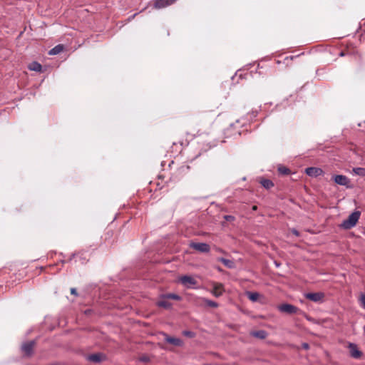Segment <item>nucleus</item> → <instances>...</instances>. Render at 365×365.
I'll return each mask as SVG.
<instances>
[{
	"label": "nucleus",
	"mask_w": 365,
	"mask_h": 365,
	"mask_svg": "<svg viewBox=\"0 0 365 365\" xmlns=\"http://www.w3.org/2000/svg\"><path fill=\"white\" fill-rule=\"evenodd\" d=\"M278 170L283 175H288L290 173L289 169L285 167H280Z\"/></svg>",
	"instance_id": "b1692460"
},
{
	"label": "nucleus",
	"mask_w": 365,
	"mask_h": 365,
	"mask_svg": "<svg viewBox=\"0 0 365 365\" xmlns=\"http://www.w3.org/2000/svg\"><path fill=\"white\" fill-rule=\"evenodd\" d=\"M302 348H303V349H309V344H308L307 343H303V344H302Z\"/></svg>",
	"instance_id": "c756f323"
},
{
	"label": "nucleus",
	"mask_w": 365,
	"mask_h": 365,
	"mask_svg": "<svg viewBox=\"0 0 365 365\" xmlns=\"http://www.w3.org/2000/svg\"><path fill=\"white\" fill-rule=\"evenodd\" d=\"M140 361L142 362H148L150 361V358L147 356H143L140 358Z\"/></svg>",
	"instance_id": "a878e982"
},
{
	"label": "nucleus",
	"mask_w": 365,
	"mask_h": 365,
	"mask_svg": "<svg viewBox=\"0 0 365 365\" xmlns=\"http://www.w3.org/2000/svg\"><path fill=\"white\" fill-rule=\"evenodd\" d=\"M247 296L252 302H256L259 298V294L257 292H247Z\"/></svg>",
	"instance_id": "412c9836"
},
{
	"label": "nucleus",
	"mask_w": 365,
	"mask_h": 365,
	"mask_svg": "<svg viewBox=\"0 0 365 365\" xmlns=\"http://www.w3.org/2000/svg\"><path fill=\"white\" fill-rule=\"evenodd\" d=\"M163 298H167L168 299H175V300H178V301L181 299L180 296H179L176 294H173V293L163 294Z\"/></svg>",
	"instance_id": "aec40b11"
},
{
	"label": "nucleus",
	"mask_w": 365,
	"mask_h": 365,
	"mask_svg": "<svg viewBox=\"0 0 365 365\" xmlns=\"http://www.w3.org/2000/svg\"><path fill=\"white\" fill-rule=\"evenodd\" d=\"M225 218L227 220H231L232 219H234V217L231 215H226L225 216Z\"/></svg>",
	"instance_id": "7c9ffc66"
},
{
	"label": "nucleus",
	"mask_w": 365,
	"mask_h": 365,
	"mask_svg": "<svg viewBox=\"0 0 365 365\" xmlns=\"http://www.w3.org/2000/svg\"><path fill=\"white\" fill-rule=\"evenodd\" d=\"M292 233H293L295 236H299V232L294 228L292 229L291 230Z\"/></svg>",
	"instance_id": "bb28decb"
},
{
	"label": "nucleus",
	"mask_w": 365,
	"mask_h": 365,
	"mask_svg": "<svg viewBox=\"0 0 365 365\" xmlns=\"http://www.w3.org/2000/svg\"><path fill=\"white\" fill-rule=\"evenodd\" d=\"M352 173L356 175L364 177L365 176V168H354L352 169Z\"/></svg>",
	"instance_id": "6ab92c4d"
},
{
	"label": "nucleus",
	"mask_w": 365,
	"mask_h": 365,
	"mask_svg": "<svg viewBox=\"0 0 365 365\" xmlns=\"http://www.w3.org/2000/svg\"><path fill=\"white\" fill-rule=\"evenodd\" d=\"M184 334L188 336H193V333L192 331H185Z\"/></svg>",
	"instance_id": "c85d7f7f"
},
{
	"label": "nucleus",
	"mask_w": 365,
	"mask_h": 365,
	"mask_svg": "<svg viewBox=\"0 0 365 365\" xmlns=\"http://www.w3.org/2000/svg\"><path fill=\"white\" fill-rule=\"evenodd\" d=\"M324 294L323 292H309L304 294V297L313 302L322 303L324 299Z\"/></svg>",
	"instance_id": "7ed1b4c3"
},
{
	"label": "nucleus",
	"mask_w": 365,
	"mask_h": 365,
	"mask_svg": "<svg viewBox=\"0 0 365 365\" xmlns=\"http://www.w3.org/2000/svg\"><path fill=\"white\" fill-rule=\"evenodd\" d=\"M278 310L281 312L292 314H296L299 309L290 304H282L278 306Z\"/></svg>",
	"instance_id": "423d86ee"
},
{
	"label": "nucleus",
	"mask_w": 365,
	"mask_h": 365,
	"mask_svg": "<svg viewBox=\"0 0 365 365\" xmlns=\"http://www.w3.org/2000/svg\"><path fill=\"white\" fill-rule=\"evenodd\" d=\"M351 356L354 359H359L361 356V352L358 349L355 344L350 343L349 345Z\"/></svg>",
	"instance_id": "f8f14e48"
},
{
	"label": "nucleus",
	"mask_w": 365,
	"mask_h": 365,
	"mask_svg": "<svg viewBox=\"0 0 365 365\" xmlns=\"http://www.w3.org/2000/svg\"><path fill=\"white\" fill-rule=\"evenodd\" d=\"M251 335L258 339H264L267 336V332L264 330H258L251 332Z\"/></svg>",
	"instance_id": "4468645a"
},
{
	"label": "nucleus",
	"mask_w": 365,
	"mask_h": 365,
	"mask_svg": "<svg viewBox=\"0 0 365 365\" xmlns=\"http://www.w3.org/2000/svg\"><path fill=\"white\" fill-rule=\"evenodd\" d=\"M157 304L158 307L165 309H170L172 307V304L168 301L167 298H163V295L161 296V299L158 302Z\"/></svg>",
	"instance_id": "ddd939ff"
},
{
	"label": "nucleus",
	"mask_w": 365,
	"mask_h": 365,
	"mask_svg": "<svg viewBox=\"0 0 365 365\" xmlns=\"http://www.w3.org/2000/svg\"><path fill=\"white\" fill-rule=\"evenodd\" d=\"M165 340L167 342L175 345V346H180L182 344L181 339L178 338H174V337H166Z\"/></svg>",
	"instance_id": "f3484780"
},
{
	"label": "nucleus",
	"mask_w": 365,
	"mask_h": 365,
	"mask_svg": "<svg viewBox=\"0 0 365 365\" xmlns=\"http://www.w3.org/2000/svg\"><path fill=\"white\" fill-rule=\"evenodd\" d=\"M340 55H341V56H344V53H343V52H341V53H340Z\"/></svg>",
	"instance_id": "2f4dec72"
},
{
	"label": "nucleus",
	"mask_w": 365,
	"mask_h": 365,
	"mask_svg": "<svg viewBox=\"0 0 365 365\" xmlns=\"http://www.w3.org/2000/svg\"><path fill=\"white\" fill-rule=\"evenodd\" d=\"M190 247L202 253H207L210 250V245L204 242H191Z\"/></svg>",
	"instance_id": "39448f33"
},
{
	"label": "nucleus",
	"mask_w": 365,
	"mask_h": 365,
	"mask_svg": "<svg viewBox=\"0 0 365 365\" xmlns=\"http://www.w3.org/2000/svg\"><path fill=\"white\" fill-rule=\"evenodd\" d=\"M106 359V355L102 353H95L86 356V359L91 362L100 363Z\"/></svg>",
	"instance_id": "9d476101"
},
{
	"label": "nucleus",
	"mask_w": 365,
	"mask_h": 365,
	"mask_svg": "<svg viewBox=\"0 0 365 365\" xmlns=\"http://www.w3.org/2000/svg\"><path fill=\"white\" fill-rule=\"evenodd\" d=\"M202 300L209 307H213V308H217L218 307V304L215 302V301H212V300H210V299H206V298H202Z\"/></svg>",
	"instance_id": "4be33fe9"
},
{
	"label": "nucleus",
	"mask_w": 365,
	"mask_h": 365,
	"mask_svg": "<svg viewBox=\"0 0 365 365\" xmlns=\"http://www.w3.org/2000/svg\"><path fill=\"white\" fill-rule=\"evenodd\" d=\"M63 50V46L61 44H58L51 49L48 52L49 55H56L60 53Z\"/></svg>",
	"instance_id": "dca6fc26"
},
{
	"label": "nucleus",
	"mask_w": 365,
	"mask_h": 365,
	"mask_svg": "<svg viewBox=\"0 0 365 365\" xmlns=\"http://www.w3.org/2000/svg\"><path fill=\"white\" fill-rule=\"evenodd\" d=\"M333 180L335 182V183L346 187H349V184L350 182V180L346 176L343 175H334Z\"/></svg>",
	"instance_id": "1a4fd4ad"
},
{
	"label": "nucleus",
	"mask_w": 365,
	"mask_h": 365,
	"mask_svg": "<svg viewBox=\"0 0 365 365\" xmlns=\"http://www.w3.org/2000/svg\"><path fill=\"white\" fill-rule=\"evenodd\" d=\"M220 262L228 268L234 267V262L230 259L221 258Z\"/></svg>",
	"instance_id": "5701e85b"
},
{
	"label": "nucleus",
	"mask_w": 365,
	"mask_h": 365,
	"mask_svg": "<svg viewBox=\"0 0 365 365\" xmlns=\"http://www.w3.org/2000/svg\"><path fill=\"white\" fill-rule=\"evenodd\" d=\"M34 344V341H29L22 344L21 350L26 356H30L32 354Z\"/></svg>",
	"instance_id": "6e6552de"
},
{
	"label": "nucleus",
	"mask_w": 365,
	"mask_h": 365,
	"mask_svg": "<svg viewBox=\"0 0 365 365\" xmlns=\"http://www.w3.org/2000/svg\"><path fill=\"white\" fill-rule=\"evenodd\" d=\"M361 307L365 309V294H362L359 299Z\"/></svg>",
	"instance_id": "393cba45"
},
{
	"label": "nucleus",
	"mask_w": 365,
	"mask_h": 365,
	"mask_svg": "<svg viewBox=\"0 0 365 365\" xmlns=\"http://www.w3.org/2000/svg\"><path fill=\"white\" fill-rule=\"evenodd\" d=\"M212 289L210 292L215 297H221L225 292V287L222 283L212 282H211Z\"/></svg>",
	"instance_id": "f03ea898"
},
{
	"label": "nucleus",
	"mask_w": 365,
	"mask_h": 365,
	"mask_svg": "<svg viewBox=\"0 0 365 365\" xmlns=\"http://www.w3.org/2000/svg\"><path fill=\"white\" fill-rule=\"evenodd\" d=\"M361 215V212L359 211H354L352 212L348 218L342 222L340 227L345 230H349L352 227H354Z\"/></svg>",
	"instance_id": "f257e3e1"
},
{
	"label": "nucleus",
	"mask_w": 365,
	"mask_h": 365,
	"mask_svg": "<svg viewBox=\"0 0 365 365\" xmlns=\"http://www.w3.org/2000/svg\"><path fill=\"white\" fill-rule=\"evenodd\" d=\"M305 173L310 177L317 178L322 175L324 174V171L319 168L309 167L305 169Z\"/></svg>",
	"instance_id": "0eeeda50"
},
{
	"label": "nucleus",
	"mask_w": 365,
	"mask_h": 365,
	"mask_svg": "<svg viewBox=\"0 0 365 365\" xmlns=\"http://www.w3.org/2000/svg\"><path fill=\"white\" fill-rule=\"evenodd\" d=\"M175 1L176 0H155L154 7L158 9H163L173 4Z\"/></svg>",
	"instance_id": "9b49d317"
},
{
	"label": "nucleus",
	"mask_w": 365,
	"mask_h": 365,
	"mask_svg": "<svg viewBox=\"0 0 365 365\" xmlns=\"http://www.w3.org/2000/svg\"><path fill=\"white\" fill-rule=\"evenodd\" d=\"M71 293L73 295H76L77 296L78 294H77V291H76V288H71Z\"/></svg>",
	"instance_id": "cd10ccee"
},
{
	"label": "nucleus",
	"mask_w": 365,
	"mask_h": 365,
	"mask_svg": "<svg viewBox=\"0 0 365 365\" xmlns=\"http://www.w3.org/2000/svg\"><path fill=\"white\" fill-rule=\"evenodd\" d=\"M260 183L266 189H270L274 186L272 181L269 179H262Z\"/></svg>",
	"instance_id": "a211bd4d"
},
{
	"label": "nucleus",
	"mask_w": 365,
	"mask_h": 365,
	"mask_svg": "<svg viewBox=\"0 0 365 365\" xmlns=\"http://www.w3.org/2000/svg\"><path fill=\"white\" fill-rule=\"evenodd\" d=\"M180 283L187 289L194 288L197 284V281L190 276L183 275L180 278Z\"/></svg>",
	"instance_id": "20e7f679"
},
{
	"label": "nucleus",
	"mask_w": 365,
	"mask_h": 365,
	"mask_svg": "<svg viewBox=\"0 0 365 365\" xmlns=\"http://www.w3.org/2000/svg\"><path fill=\"white\" fill-rule=\"evenodd\" d=\"M28 68L30 71H36V72H39L42 69L41 65L36 61L31 62L29 65Z\"/></svg>",
	"instance_id": "2eb2a0df"
}]
</instances>
